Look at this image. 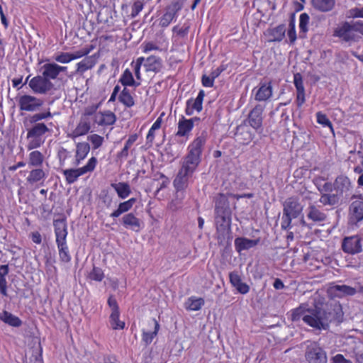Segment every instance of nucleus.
Listing matches in <instances>:
<instances>
[{
	"label": "nucleus",
	"instance_id": "nucleus-6",
	"mask_svg": "<svg viewBox=\"0 0 363 363\" xmlns=\"http://www.w3.org/2000/svg\"><path fill=\"white\" fill-rule=\"evenodd\" d=\"M97 164V159L95 157H91L87 163L82 167L77 169H67L63 170V175L65 177L67 184H71L74 183L79 177L91 172L96 168Z\"/></svg>",
	"mask_w": 363,
	"mask_h": 363
},
{
	"label": "nucleus",
	"instance_id": "nucleus-62",
	"mask_svg": "<svg viewBox=\"0 0 363 363\" xmlns=\"http://www.w3.org/2000/svg\"><path fill=\"white\" fill-rule=\"evenodd\" d=\"M0 294L4 296H7V281L6 277H0Z\"/></svg>",
	"mask_w": 363,
	"mask_h": 363
},
{
	"label": "nucleus",
	"instance_id": "nucleus-24",
	"mask_svg": "<svg viewBox=\"0 0 363 363\" xmlns=\"http://www.w3.org/2000/svg\"><path fill=\"white\" fill-rule=\"evenodd\" d=\"M121 222L123 225L128 229H130L135 232H139L141 229V222L133 213L125 214Z\"/></svg>",
	"mask_w": 363,
	"mask_h": 363
},
{
	"label": "nucleus",
	"instance_id": "nucleus-64",
	"mask_svg": "<svg viewBox=\"0 0 363 363\" xmlns=\"http://www.w3.org/2000/svg\"><path fill=\"white\" fill-rule=\"evenodd\" d=\"M332 361L333 363H352L351 360L345 359L341 354H337L333 357Z\"/></svg>",
	"mask_w": 363,
	"mask_h": 363
},
{
	"label": "nucleus",
	"instance_id": "nucleus-12",
	"mask_svg": "<svg viewBox=\"0 0 363 363\" xmlns=\"http://www.w3.org/2000/svg\"><path fill=\"white\" fill-rule=\"evenodd\" d=\"M333 35L346 43L356 42L359 38L354 33L353 23L349 22H344L341 26L337 27Z\"/></svg>",
	"mask_w": 363,
	"mask_h": 363
},
{
	"label": "nucleus",
	"instance_id": "nucleus-28",
	"mask_svg": "<svg viewBox=\"0 0 363 363\" xmlns=\"http://www.w3.org/2000/svg\"><path fill=\"white\" fill-rule=\"evenodd\" d=\"M259 242V239L250 240L246 238H237L235 240V247L238 252L249 250L256 246Z\"/></svg>",
	"mask_w": 363,
	"mask_h": 363
},
{
	"label": "nucleus",
	"instance_id": "nucleus-38",
	"mask_svg": "<svg viewBox=\"0 0 363 363\" xmlns=\"http://www.w3.org/2000/svg\"><path fill=\"white\" fill-rule=\"evenodd\" d=\"M95 60L93 56H88L77 64V73L83 74L91 69L95 65Z\"/></svg>",
	"mask_w": 363,
	"mask_h": 363
},
{
	"label": "nucleus",
	"instance_id": "nucleus-44",
	"mask_svg": "<svg viewBox=\"0 0 363 363\" xmlns=\"http://www.w3.org/2000/svg\"><path fill=\"white\" fill-rule=\"evenodd\" d=\"M120 312H111L110 323L113 330H122L125 327V323L119 320Z\"/></svg>",
	"mask_w": 363,
	"mask_h": 363
},
{
	"label": "nucleus",
	"instance_id": "nucleus-21",
	"mask_svg": "<svg viewBox=\"0 0 363 363\" xmlns=\"http://www.w3.org/2000/svg\"><path fill=\"white\" fill-rule=\"evenodd\" d=\"M90 151V145L86 142L78 143L76 145L74 160L72 164L75 167L79 166L81 162L86 157Z\"/></svg>",
	"mask_w": 363,
	"mask_h": 363
},
{
	"label": "nucleus",
	"instance_id": "nucleus-59",
	"mask_svg": "<svg viewBox=\"0 0 363 363\" xmlns=\"http://www.w3.org/2000/svg\"><path fill=\"white\" fill-rule=\"evenodd\" d=\"M160 48L152 42L144 43L143 44V52L147 53L152 50H159Z\"/></svg>",
	"mask_w": 363,
	"mask_h": 363
},
{
	"label": "nucleus",
	"instance_id": "nucleus-1",
	"mask_svg": "<svg viewBox=\"0 0 363 363\" xmlns=\"http://www.w3.org/2000/svg\"><path fill=\"white\" fill-rule=\"evenodd\" d=\"M207 139V132L203 130L188 146V154L184 157L173 184L177 192L184 195L189 179L192 177L201 162L203 147Z\"/></svg>",
	"mask_w": 363,
	"mask_h": 363
},
{
	"label": "nucleus",
	"instance_id": "nucleus-58",
	"mask_svg": "<svg viewBox=\"0 0 363 363\" xmlns=\"http://www.w3.org/2000/svg\"><path fill=\"white\" fill-rule=\"evenodd\" d=\"M294 219L290 216H287L285 214H283L281 218V227L283 230L290 229L291 228V220Z\"/></svg>",
	"mask_w": 363,
	"mask_h": 363
},
{
	"label": "nucleus",
	"instance_id": "nucleus-2",
	"mask_svg": "<svg viewBox=\"0 0 363 363\" xmlns=\"http://www.w3.org/2000/svg\"><path fill=\"white\" fill-rule=\"evenodd\" d=\"M291 320L296 322L302 319L309 326L321 330H328L335 315L330 311L315 306L313 308H307L306 306L301 304L290 311Z\"/></svg>",
	"mask_w": 363,
	"mask_h": 363
},
{
	"label": "nucleus",
	"instance_id": "nucleus-27",
	"mask_svg": "<svg viewBox=\"0 0 363 363\" xmlns=\"http://www.w3.org/2000/svg\"><path fill=\"white\" fill-rule=\"evenodd\" d=\"M313 8L320 12H329L333 9L335 0H311Z\"/></svg>",
	"mask_w": 363,
	"mask_h": 363
},
{
	"label": "nucleus",
	"instance_id": "nucleus-51",
	"mask_svg": "<svg viewBox=\"0 0 363 363\" xmlns=\"http://www.w3.org/2000/svg\"><path fill=\"white\" fill-rule=\"evenodd\" d=\"M54 60L62 64H67L72 61L70 52H60L54 56Z\"/></svg>",
	"mask_w": 363,
	"mask_h": 363
},
{
	"label": "nucleus",
	"instance_id": "nucleus-23",
	"mask_svg": "<svg viewBox=\"0 0 363 363\" xmlns=\"http://www.w3.org/2000/svg\"><path fill=\"white\" fill-rule=\"evenodd\" d=\"M91 129L90 119H86V117H81L80 120L74 128V130L69 134V137L74 139L79 136L87 134Z\"/></svg>",
	"mask_w": 363,
	"mask_h": 363
},
{
	"label": "nucleus",
	"instance_id": "nucleus-18",
	"mask_svg": "<svg viewBox=\"0 0 363 363\" xmlns=\"http://www.w3.org/2000/svg\"><path fill=\"white\" fill-rule=\"evenodd\" d=\"M116 121V116L111 111H100L94 115V122L101 126L113 125Z\"/></svg>",
	"mask_w": 363,
	"mask_h": 363
},
{
	"label": "nucleus",
	"instance_id": "nucleus-26",
	"mask_svg": "<svg viewBox=\"0 0 363 363\" xmlns=\"http://www.w3.org/2000/svg\"><path fill=\"white\" fill-rule=\"evenodd\" d=\"M306 216L308 219L314 223L323 222L327 218L326 214L317 208L313 204L308 206Z\"/></svg>",
	"mask_w": 363,
	"mask_h": 363
},
{
	"label": "nucleus",
	"instance_id": "nucleus-33",
	"mask_svg": "<svg viewBox=\"0 0 363 363\" xmlns=\"http://www.w3.org/2000/svg\"><path fill=\"white\" fill-rule=\"evenodd\" d=\"M135 202H136V199H135V198H130V199H128L125 201L121 202L118 204L117 209H116L114 211H113L111 213L110 216L111 218L119 217L121 214L130 211Z\"/></svg>",
	"mask_w": 363,
	"mask_h": 363
},
{
	"label": "nucleus",
	"instance_id": "nucleus-37",
	"mask_svg": "<svg viewBox=\"0 0 363 363\" xmlns=\"http://www.w3.org/2000/svg\"><path fill=\"white\" fill-rule=\"evenodd\" d=\"M150 324L154 326L153 331L147 332L143 330L142 340L145 342V345H148L152 342L160 329V324L155 319H152Z\"/></svg>",
	"mask_w": 363,
	"mask_h": 363
},
{
	"label": "nucleus",
	"instance_id": "nucleus-25",
	"mask_svg": "<svg viewBox=\"0 0 363 363\" xmlns=\"http://www.w3.org/2000/svg\"><path fill=\"white\" fill-rule=\"evenodd\" d=\"M267 32L269 37V42H280L285 37L286 26L284 24H280L277 27L269 28Z\"/></svg>",
	"mask_w": 363,
	"mask_h": 363
},
{
	"label": "nucleus",
	"instance_id": "nucleus-63",
	"mask_svg": "<svg viewBox=\"0 0 363 363\" xmlns=\"http://www.w3.org/2000/svg\"><path fill=\"white\" fill-rule=\"evenodd\" d=\"M288 37L291 43H294L296 40V32L294 23L290 24V28L288 30Z\"/></svg>",
	"mask_w": 363,
	"mask_h": 363
},
{
	"label": "nucleus",
	"instance_id": "nucleus-16",
	"mask_svg": "<svg viewBox=\"0 0 363 363\" xmlns=\"http://www.w3.org/2000/svg\"><path fill=\"white\" fill-rule=\"evenodd\" d=\"M306 358L310 363H326L327 362L325 352L316 345L308 347Z\"/></svg>",
	"mask_w": 363,
	"mask_h": 363
},
{
	"label": "nucleus",
	"instance_id": "nucleus-43",
	"mask_svg": "<svg viewBox=\"0 0 363 363\" xmlns=\"http://www.w3.org/2000/svg\"><path fill=\"white\" fill-rule=\"evenodd\" d=\"M43 155L38 150H34L29 154V164L33 167H40L43 162Z\"/></svg>",
	"mask_w": 363,
	"mask_h": 363
},
{
	"label": "nucleus",
	"instance_id": "nucleus-13",
	"mask_svg": "<svg viewBox=\"0 0 363 363\" xmlns=\"http://www.w3.org/2000/svg\"><path fill=\"white\" fill-rule=\"evenodd\" d=\"M215 221L217 232L225 236L230 230L231 213H215Z\"/></svg>",
	"mask_w": 363,
	"mask_h": 363
},
{
	"label": "nucleus",
	"instance_id": "nucleus-60",
	"mask_svg": "<svg viewBox=\"0 0 363 363\" xmlns=\"http://www.w3.org/2000/svg\"><path fill=\"white\" fill-rule=\"evenodd\" d=\"M107 303H108V306L111 309V312L119 311V307H118V303L113 296L111 295L108 297Z\"/></svg>",
	"mask_w": 363,
	"mask_h": 363
},
{
	"label": "nucleus",
	"instance_id": "nucleus-36",
	"mask_svg": "<svg viewBox=\"0 0 363 363\" xmlns=\"http://www.w3.org/2000/svg\"><path fill=\"white\" fill-rule=\"evenodd\" d=\"M224 211H226V213H231L227 197L224 194H220L216 199L215 213H221Z\"/></svg>",
	"mask_w": 363,
	"mask_h": 363
},
{
	"label": "nucleus",
	"instance_id": "nucleus-9",
	"mask_svg": "<svg viewBox=\"0 0 363 363\" xmlns=\"http://www.w3.org/2000/svg\"><path fill=\"white\" fill-rule=\"evenodd\" d=\"M342 250L349 255H357L362 252V238L359 235L345 237L342 241Z\"/></svg>",
	"mask_w": 363,
	"mask_h": 363
},
{
	"label": "nucleus",
	"instance_id": "nucleus-15",
	"mask_svg": "<svg viewBox=\"0 0 363 363\" xmlns=\"http://www.w3.org/2000/svg\"><path fill=\"white\" fill-rule=\"evenodd\" d=\"M357 292V291L355 288L345 284L332 285L328 289L329 296L333 298H341L345 296H352L355 295Z\"/></svg>",
	"mask_w": 363,
	"mask_h": 363
},
{
	"label": "nucleus",
	"instance_id": "nucleus-52",
	"mask_svg": "<svg viewBox=\"0 0 363 363\" xmlns=\"http://www.w3.org/2000/svg\"><path fill=\"white\" fill-rule=\"evenodd\" d=\"M88 140L93 145V149L96 150L100 147L104 142V138L97 135V134H93L88 137Z\"/></svg>",
	"mask_w": 363,
	"mask_h": 363
},
{
	"label": "nucleus",
	"instance_id": "nucleus-61",
	"mask_svg": "<svg viewBox=\"0 0 363 363\" xmlns=\"http://www.w3.org/2000/svg\"><path fill=\"white\" fill-rule=\"evenodd\" d=\"M333 189V183L331 182H325L321 188H318V191L320 192L321 195L323 194H331L330 192Z\"/></svg>",
	"mask_w": 363,
	"mask_h": 363
},
{
	"label": "nucleus",
	"instance_id": "nucleus-57",
	"mask_svg": "<svg viewBox=\"0 0 363 363\" xmlns=\"http://www.w3.org/2000/svg\"><path fill=\"white\" fill-rule=\"evenodd\" d=\"M215 79L210 74L209 76L203 74L201 77L202 85L205 87H213Z\"/></svg>",
	"mask_w": 363,
	"mask_h": 363
},
{
	"label": "nucleus",
	"instance_id": "nucleus-42",
	"mask_svg": "<svg viewBox=\"0 0 363 363\" xmlns=\"http://www.w3.org/2000/svg\"><path fill=\"white\" fill-rule=\"evenodd\" d=\"M205 96V91L201 89L199 91L196 99H189L186 101L195 109L197 112H201L203 108V101Z\"/></svg>",
	"mask_w": 363,
	"mask_h": 363
},
{
	"label": "nucleus",
	"instance_id": "nucleus-11",
	"mask_svg": "<svg viewBox=\"0 0 363 363\" xmlns=\"http://www.w3.org/2000/svg\"><path fill=\"white\" fill-rule=\"evenodd\" d=\"M303 208V206L299 202V199L291 196L286 199L283 203V214L296 218L301 214Z\"/></svg>",
	"mask_w": 363,
	"mask_h": 363
},
{
	"label": "nucleus",
	"instance_id": "nucleus-39",
	"mask_svg": "<svg viewBox=\"0 0 363 363\" xmlns=\"http://www.w3.org/2000/svg\"><path fill=\"white\" fill-rule=\"evenodd\" d=\"M138 139L137 134L130 135L126 140L123 148L117 153V158L120 160H125L128 156V151L130 147Z\"/></svg>",
	"mask_w": 363,
	"mask_h": 363
},
{
	"label": "nucleus",
	"instance_id": "nucleus-19",
	"mask_svg": "<svg viewBox=\"0 0 363 363\" xmlns=\"http://www.w3.org/2000/svg\"><path fill=\"white\" fill-rule=\"evenodd\" d=\"M229 279L232 286L241 294H246L250 291V286L244 283L238 272L229 273Z\"/></svg>",
	"mask_w": 363,
	"mask_h": 363
},
{
	"label": "nucleus",
	"instance_id": "nucleus-35",
	"mask_svg": "<svg viewBox=\"0 0 363 363\" xmlns=\"http://www.w3.org/2000/svg\"><path fill=\"white\" fill-rule=\"evenodd\" d=\"M0 320L12 327L18 328L22 325V320L18 317L6 311L0 313Z\"/></svg>",
	"mask_w": 363,
	"mask_h": 363
},
{
	"label": "nucleus",
	"instance_id": "nucleus-41",
	"mask_svg": "<svg viewBox=\"0 0 363 363\" xmlns=\"http://www.w3.org/2000/svg\"><path fill=\"white\" fill-rule=\"evenodd\" d=\"M204 300L202 298L191 296L185 303V308L189 311H196L201 308L204 305Z\"/></svg>",
	"mask_w": 363,
	"mask_h": 363
},
{
	"label": "nucleus",
	"instance_id": "nucleus-56",
	"mask_svg": "<svg viewBox=\"0 0 363 363\" xmlns=\"http://www.w3.org/2000/svg\"><path fill=\"white\" fill-rule=\"evenodd\" d=\"M143 9V4L140 1L134 2L132 6L131 16L136 17Z\"/></svg>",
	"mask_w": 363,
	"mask_h": 363
},
{
	"label": "nucleus",
	"instance_id": "nucleus-32",
	"mask_svg": "<svg viewBox=\"0 0 363 363\" xmlns=\"http://www.w3.org/2000/svg\"><path fill=\"white\" fill-rule=\"evenodd\" d=\"M144 66L147 72H159L162 68V60L159 57L151 55L146 59Z\"/></svg>",
	"mask_w": 363,
	"mask_h": 363
},
{
	"label": "nucleus",
	"instance_id": "nucleus-34",
	"mask_svg": "<svg viewBox=\"0 0 363 363\" xmlns=\"http://www.w3.org/2000/svg\"><path fill=\"white\" fill-rule=\"evenodd\" d=\"M111 186L121 199L128 198L131 194L130 186L126 182L112 183Z\"/></svg>",
	"mask_w": 363,
	"mask_h": 363
},
{
	"label": "nucleus",
	"instance_id": "nucleus-3",
	"mask_svg": "<svg viewBox=\"0 0 363 363\" xmlns=\"http://www.w3.org/2000/svg\"><path fill=\"white\" fill-rule=\"evenodd\" d=\"M333 189L335 193L323 194L319 201L324 206H335L339 204L349 195L352 189V184L350 179L345 175L341 174L336 177L333 182Z\"/></svg>",
	"mask_w": 363,
	"mask_h": 363
},
{
	"label": "nucleus",
	"instance_id": "nucleus-49",
	"mask_svg": "<svg viewBox=\"0 0 363 363\" xmlns=\"http://www.w3.org/2000/svg\"><path fill=\"white\" fill-rule=\"evenodd\" d=\"M310 17L308 13H302L299 16V29L300 32L306 33L308 30V25Z\"/></svg>",
	"mask_w": 363,
	"mask_h": 363
},
{
	"label": "nucleus",
	"instance_id": "nucleus-55",
	"mask_svg": "<svg viewBox=\"0 0 363 363\" xmlns=\"http://www.w3.org/2000/svg\"><path fill=\"white\" fill-rule=\"evenodd\" d=\"M347 17L352 18H363V6L354 7L348 10Z\"/></svg>",
	"mask_w": 363,
	"mask_h": 363
},
{
	"label": "nucleus",
	"instance_id": "nucleus-4",
	"mask_svg": "<svg viewBox=\"0 0 363 363\" xmlns=\"http://www.w3.org/2000/svg\"><path fill=\"white\" fill-rule=\"evenodd\" d=\"M53 226L60 260L64 263H69L72 259V257L67 243L68 232L66 219H55L53 220Z\"/></svg>",
	"mask_w": 363,
	"mask_h": 363
},
{
	"label": "nucleus",
	"instance_id": "nucleus-22",
	"mask_svg": "<svg viewBox=\"0 0 363 363\" xmlns=\"http://www.w3.org/2000/svg\"><path fill=\"white\" fill-rule=\"evenodd\" d=\"M294 84L296 89V104L301 107L305 103V89L301 74L296 73L294 76Z\"/></svg>",
	"mask_w": 363,
	"mask_h": 363
},
{
	"label": "nucleus",
	"instance_id": "nucleus-54",
	"mask_svg": "<svg viewBox=\"0 0 363 363\" xmlns=\"http://www.w3.org/2000/svg\"><path fill=\"white\" fill-rule=\"evenodd\" d=\"M92 50V48H83L79 50H77L73 52H70V55L72 56V60H74L77 59H79L82 57L86 56Z\"/></svg>",
	"mask_w": 363,
	"mask_h": 363
},
{
	"label": "nucleus",
	"instance_id": "nucleus-7",
	"mask_svg": "<svg viewBox=\"0 0 363 363\" xmlns=\"http://www.w3.org/2000/svg\"><path fill=\"white\" fill-rule=\"evenodd\" d=\"M43 104L44 101L42 99L28 94L21 96L18 100L20 110L28 112H34L39 110Z\"/></svg>",
	"mask_w": 363,
	"mask_h": 363
},
{
	"label": "nucleus",
	"instance_id": "nucleus-48",
	"mask_svg": "<svg viewBox=\"0 0 363 363\" xmlns=\"http://www.w3.org/2000/svg\"><path fill=\"white\" fill-rule=\"evenodd\" d=\"M101 202L107 207L110 208L113 203V196L109 194L108 190L103 189L99 195Z\"/></svg>",
	"mask_w": 363,
	"mask_h": 363
},
{
	"label": "nucleus",
	"instance_id": "nucleus-29",
	"mask_svg": "<svg viewBox=\"0 0 363 363\" xmlns=\"http://www.w3.org/2000/svg\"><path fill=\"white\" fill-rule=\"evenodd\" d=\"M42 74L49 81L54 80L59 76L57 64L49 62L42 67Z\"/></svg>",
	"mask_w": 363,
	"mask_h": 363
},
{
	"label": "nucleus",
	"instance_id": "nucleus-53",
	"mask_svg": "<svg viewBox=\"0 0 363 363\" xmlns=\"http://www.w3.org/2000/svg\"><path fill=\"white\" fill-rule=\"evenodd\" d=\"M52 116L50 111H47L45 113H35L30 117V122L31 123L36 124V123H38V121L45 119V118H52Z\"/></svg>",
	"mask_w": 363,
	"mask_h": 363
},
{
	"label": "nucleus",
	"instance_id": "nucleus-8",
	"mask_svg": "<svg viewBox=\"0 0 363 363\" xmlns=\"http://www.w3.org/2000/svg\"><path fill=\"white\" fill-rule=\"evenodd\" d=\"M53 84L43 74L38 75L29 80V87L35 94H45L53 89Z\"/></svg>",
	"mask_w": 363,
	"mask_h": 363
},
{
	"label": "nucleus",
	"instance_id": "nucleus-17",
	"mask_svg": "<svg viewBox=\"0 0 363 363\" xmlns=\"http://www.w3.org/2000/svg\"><path fill=\"white\" fill-rule=\"evenodd\" d=\"M181 9V6L179 2H174L168 6L165 10L164 13L160 18V25L163 27H167L173 20L177 17V13Z\"/></svg>",
	"mask_w": 363,
	"mask_h": 363
},
{
	"label": "nucleus",
	"instance_id": "nucleus-31",
	"mask_svg": "<svg viewBox=\"0 0 363 363\" xmlns=\"http://www.w3.org/2000/svg\"><path fill=\"white\" fill-rule=\"evenodd\" d=\"M193 128L192 121L182 116L178 122V130L176 135L179 137L188 136Z\"/></svg>",
	"mask_w": 363,
	"mask_h": 363
},
{
	"label": "nucleus",
	"instance_id": "nucleus-30",
	"mask_svg": "<svg viewBox=\"0 0 363 363\" xmlns=\"http://www.w3.org/2000/svg\"><path fill=\"white\" fill-rule=\"evenodd\" d=\"M119 82L125 87L133 86L136 88L140 85V82L134 79L132 72L128 68L121 74Z\"/></svg>",
	"mask_w": 363,
	"mask_h": 363
},
{
	"label": "nucleus",
	"instance_id": "nucleus-10",
	"mask_svg": "<svg viewBox=\"0 0 363 363\" xmlns=\"http://www.w3.org/2000/svg\"><path fill=\"white\" fill-rule=\"evenodd\" d=\"M352 199L354 200L350 206V221L357 225L363 220V196L354 195Z\"/></svg>",
	"mask_w": 363,
	"mask_h": 363
},
{
	"label": "nucleus",
	"instance_id": "nucleus-50",
	"mask_svg": "<svg viewBox=\"0 0 363 363\" xmlns=\"http://www.w3.org/2000/svg\"><path fill=\"white\" fill-rule=\"evenodd\" d=\"M57 157L59 160L60 165H64L65 161L70 157V152L63 147H60L57 150Z\"/></svg>",
	"mask_w": 363,
	"mask_h": 363
},
{
	"label": "nucleus",
	"instance_id": "nucleus-20",
	"mask_svg": "<svg viewBox=\"0 0 363 363\" xmlns=\"http://www.w3.org/2000/svg\"><path fill=\"white\" fill-rule=\"evenodd\" d=\"M272 96V85L271 82H261L256 91L255 99L257 101H265Z\"/></svg>",
	"mask_w": 363,
	"mask_h": 363
},
{
	"label": "nucleus",
	"instance_id": "nucleus-45",
	"mask_svg": "<svg viewBox=\"0 0 363 363\" xmlns=\"http://www.w3.org/2000/svg\"><path fill=\"white\" fill-rule=\"evenodd\" d=\"M45 177V172L42 169H35L30 171L27 180L30 183H35Z\"/></svg>",
	"mask_w": 363,
	"mask_h": 363
},
{
	"label": "nucleus",
	"instance_id": "nucleus-40",
	"mask_svg": "<svg viewBox=\"0 0 363 363\" xmlns=\"http://www.w3.org/2000/svg\"><path fill=\"white\" fill-rule=\"evenodd\" d=\"M118 100L121 104L128 108L135 105L134 99L127 87H124L121 91L118 96Z\"/></svg>",
	"mask_w": 363,
	"mask_h": 363
},
{
	"label": "nucleus",
	"instance_id": "nucleus-5",
	"mask_svg": "<svg viewBox=\"0 0 363 363\" xmlns=\"http://www.w3.org/2000/svg\"><path fill=\"white\" fill-rule=\"evenodd\" d=\"M50 131L48 126L43 123H38L28 129L27 145L28 150L40 147L45 142V135Z\"/></svg>",
	"mask_w": 363,
	"mask_h": 363
},
{
	"label": "nucleus",
	"instance_id": "nucleus-47",
	"mask_svg": "<svg viewBox=\"0 0 363 363\" xmlns=\"http://www.w3.org/2000/svg\"><path fill=\"white\" fill-rule=\"evenodd\" d=\"M316 121L318 123L322 125L323 127H328L331 131H333L332 123L325 113L320 111L316 113Z\"/></svg>",
	"mask_w": 363,
	"mask_h": 363
},
{
	"label": "nucleus",
	"instance_id": "nucleus-46",
	"mask_svg": "<svg viewBox=\"0 0 363 363\" xmlns=\"http://www.w3.org/2000/svg\"><path fill=\"white\" fill-rule=\"evenodd\" d=\"M88 278L90 280L101 281L104 278L103 270L100 267L94 266L92 270L89 273Z\"/></svg>",
	"mask_w": 363,
	"mask_h": 363
},
{
	"label": "nucleus",
	"instance_id": "nucleus-14",
	"mask_svg": "<svg viewBox=\"0 0 363 363\" xmlns=\"http://www.w3.org/2000/svg\"><path fill=\"white\" fill-rule=\"evenodd\" d=\"M263 111L264 107L258 104L248 114L247 121L249 125L258 132L262 130Z\"/></svg>",
	"mask_w": 363,
	"mask_h": 363
}]
</instances>
